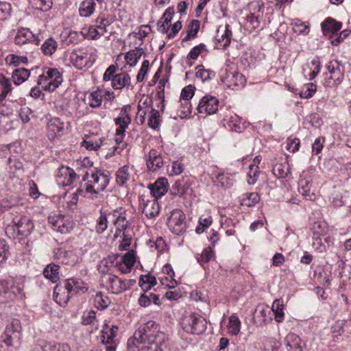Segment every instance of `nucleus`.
I'll return each instance as SVG.
<instances>
[{
    "mask_svg": "<svg viewBox=\"0 0 351 351\" xmlns=\"http://www.w3.org/2000/svg\"><path fill=\"white\" fill-rule=\"evenodd\" d=\"M87 286L79 278H69L57 285L53 290V297L60 306L66 305L70 298L78 293H85Z\"/></svg>",
    "mask_w": 351,
    "mask_h": 351,
    "instance_id": "1",
    "label": "nucleus"
},
{
    "mask_svg": "<svg viewBox=\"0 0 351 351\" xmlns=\"http://www.w3.org/2000/svg\"><path fill=\"white\" fill-rule=\"evenodd\" d=\"M82 180L86 193L97 195L108 185L110 173L108 171L94 168L86 171Z\"/></svg>",
    "mask_w": 351,
    "mask_h": 351,
    "instance_id": "2",
    "label": "nucleus"
},
{
    "mask_svg": "<svg viewBox=\"0 0 351 351\" xmlns=\"http://www.w3.org/2000/svg\"><path fill=\"white\" fill-rule=\"evenodd\" d=\"M284 303L282 298L276 300L271 308L265 304H259L256 306L254 313V322L258 326H263L269 323L272 320V316L277 322H281L284 318Z\"/></svg>",
    "mask_w": 351,
    "mask_h": 351,
    "instance_id": "3",
    "label": "nucleus"
},
{
    "mask_svg": "<svg viewBox=\"0 0 351 351\" xmlns=\"http://www.w3.org/2000/svg\"><path fill=\"white\" fill-rule=\"evenodd\" d=\"M102 281L108 290L114 294H119L130 289L136 282L135 280H124L112 274H104Z\"/></svg>",
    "mask_w": 351,
    "mask_h": 351,
    "instance_id": "4",
    "label": "nucleus"
},
{
    "mask_svg": "<svg viewBox=\"0 0 351 351\" xmlns=\"http://www.w3.org/2000/svg\"><path fill=\"white\" fill-rule=\"evenodd\" d=\"M13 222L12 225H9L5 228V233L10 238L14 239L19 235H28L34 228L31 219L27 217L15 219Z\"/></svg>",
    "mask_w": 351,
    "mask_h": 351,
    "instance_id": "5",
    "label": "nucleus"
},
{
    "mask_svg": "<svg viewBox=\"0 0 351 351\" xmlns=\"http://www.w3.org/2000/svg\"><path fill=\"white\" fill-rule=\"evenodd\" d=\"M69 60L76 69H82L91 67L96 58L92 52L83 49H77L71 52Z\"/></svg>",
    "mask_w": 351,
    "mask_h": 351,
    "instance_id": "6",
    "label": "nucleus"
},
{
    "mask_svg": "<svg viewBox=\"0 0 351 351\" xmlns=\"http://www.w3.org/2000/svg\"><path fill=\"white\" fill-rule=\"evenodd\" d=\"M130 110V105H124L121 108L118 117L114 120L116 125H118L115 136V141L117 145L122 143L125 130L131 123L132 119L129 114Z\"/></svg>",
    "mask_w": 351,
    "mask_h": 351,
    "instance_id": "7",
    "label": "nucleus"
},
{
    "mask_svg": "<svg viewBox=\"0 0 351 351\" xmlns=\"http://www.w3.org/2000/svg\"><path fill=\"white\" fill-rule=\"evenodd\" d=\"M328 73H326L325 86H333L339 84L344 77L343 66L337 60L330 61L326 65Z\"/></svg>",
    "mask_w": 351,
    "mask_h": 351,
    "instance_id": "8",
    "label": "nucleus"
},
{
    "mask_svg": "<svg viewBox=\"0 0 351 351\" xmlns=\"http://www.w3.org/2000/svg\"><path fill=\"white\" fill-rule=\"evenodd\" d=\"M182 325L184 331L194 335L202 334L206 329V319L202 316L194 313L185 317Z\"/></svg>",
    "mask_w": 351,
    "mask_h": 351,
    "instance_id": "9",
    "label": "nucleus"
},
{
    "mask_svg": "<svg viewBox=\"0 0 351 351\" xmlns=\"http://www.w3.org/2000/svg\"><path fill=\"white\" fill-rule=\"evenodd\" d=\"M167 225L170 230L176 234L179 235L184 232L186 229L184 213L181 210H173L169 217Z\"/></svg>",
    "mask_w": 351,
    "mask_h": 351,
    "instance_id": "10",
    "label": "nucleus"
},
{
    "mask_svg": "<svg viewBox=\"0 0 351 351\" xmlns=\"http://www.w3.org/2000/svg\"><path fill=\"white\" fill-rule=\"evenodd\" d=\"M48 221L53 230L61 234L69 233L75 226L72 220L60 215L49 216Z\"/></svg>",
    "mask_w": 351,
    "mask_h": 351,
    "instance_id": "11",
    "label": "nucleus"
},
{
    "mask_svg": "<svg viewBox=\"0 0 351 351\" xmlns=\"http://www.w3.org/2000/svg\"><path fill=\"white\" fill-rule=\"evenodd\" d=\"M40 38L38 35L33 34L29 29H19L14 38V43L17 45H23L28 43H34L36 45L40 44Z\"/></svg>",
    "mask_w": 351,
    "mask_h": 351,
    "instance_id": "12",
    "label": "nucleus"
},
{
    "mask_svg": "<svg viewBox=\"0 0 351 351\" xmlns=\"http://www.w3.org/2000/svg\"><path fill=\"white\" fill-rule=\"evenodd\" d=\"M219 101L213 96L206 95L202 97L199 102L197 110L199 113L212 114L218 110Z\"/></svg>",
    "mask_w": 351,
    "mask_h": 351,
    "instance_id": "13",
    "label": "nucleus"
},
{
    "mask_svg": "<svg viewBox=\"0 0 351 351\" xmlns=\"http://www.w3.org/2000/svg\"><path fill=\"white\" fill-rule=\"evenodd\" d=\"M148 188L154 197L153 199H158L167 192L169 189L168 180L165 178H160L154 184H149Z\"/></svg>",
    "mask_w": 351,
    "mask_h": 351,
    "instance_id": "14",
    "label": "nucleus"
},
{
    "mask_svg": "<svg viewBox=\"0 0 351 351\" xmlns=\"http://www.w3.org/2000/svg\"><path fill=\"white\" fill-rule=\"evenodd\" d=\"M0 292L3 293L8 299L13 300L21 293V289L14 286L12 279L4 280L0 282Z\"/></svg>",
    "mask_w": 351,
    "mask_h": 351,
    "instance_id": "15",
    "label": "nucleus"
},
{
    "mask_svg": "<svg viewBox=\"0 0 351 351\" xmlns=\"http://www.w3.org/2000/svg\"><path fill=\"white\" fill-rule=\"evenodd\" d=\"M75 171L68 167H62L58 172V183L64 186H68L73 183L76 178Z\"/></svg>",
    "mask_w": 351,
    "mask_h": 351,
    "instance_id": "16",
    "label": "nucleus"
},
{
    "mask_svg": "<svg viewBox=\"0 0 351 351\" xmlns=\"http://www.w3.org/2000/svg\"><path fill=\"white\" fill-rule=\"evenodd\" d=\"M146 162L147 168L153 171H157L163 166V160L161 154L156 149L149 151Z\"/></svg>",
    "mask_w": 351,
    "mask_h": 351,
    "instance_id": "17",
    "label": "nucleus"
},
{
    "mask_svg": "<svg viewBox=\"0 0 351 351\" xmlns=\"http://www.w3.org/2000/svg\"><path fill=\"white\" fill-rule=\"evenodd\" d=\"M223 82L229 88L234 89L237 87H243L245 84L246 80L242 73L234 72L228 73Z\"/></svg>",
    "mask_w": 351,
    "mask_h": 351,
    "instance_id": "18",
    "label": "nucleus"
},
{
    "mask_svg": "<svg viewBox=\"0 0 351 351\" xmlns=\"http://www.w3.org/2000/svg\"><path fill=\"white\" fill-rule=\"evenodd\" d=\"M154 326L155 323L154 322H149L145 325L139 327V328L134 332L132 339H134V341L139 344L145 343V340L150 336V334L149 333V328L154 327Z\"/></svg>",
    "mask_w": 351,
    "mask_h": 351,
    "instance_id": "19",
    "label": "nucleus"
},
{
    "mask_svg": "<svg viewBox=\"0 0 351 351\" xmlns=\"http://www.w3.org/2000/svg\"><path fill=\"white\" fill-rule=\"evenodd\" d=\"M341 23L332 18H327L322 23V30L325 36L337 34L341 28Z\"/></svg>",
    "mask_w": 351,
    "mask_h": 351,
    "instance_id": "20",
    "label": "nucleus"
},
{
    "mask_svg": "<svg viewBox=\"0 0 351 351\" xmlns=\"http://www.w3.org/2000/svg\"><path fill=\"white\" fill-rule=\"evenodd\" d=\"M160 209L157 199H147L144 203L143 213L148 218H154L159 214Z\"/></svg>",
    "mask_w": 351,
    "mask_h": 351,
    "instance_id": "21",
    "label": "nucleus"
},
{
    "mask_svg": "<svg viewBox=\"0 0 351 351\" xmlns=\"http://www.w3.org/2000/svg\"><path fill=\"white\" fill-rule=\"evenodd\" d=\"M64 129V123L59 118L51 119L47 124V130L50 138L61 135Z\"/></svg>",
    "mask_w": 351,
    "mask_h": 351,
    "instance_id": "22",
    "label": "nucleus"
},
{
    "mask_svg": "<svg viewBox=\"0 0 351 351\" xmlns=\"http://www.w3.org/2000/svg\"><path fill=\"white\" fill-rule=\"evenodd\" d=\"M231 37L232 32L229 25L226 24L224 27H219L216 34V39L219 43H221L224 47H227L230 43Z\"/></svg>",
    "mask_w": 351,
    "mask_h": 351,
    "instance_id": "23",
    "label": "nucleus"
},
{
    "mask_svg": "<svg viewBox=\"0 0 351 351\" xmlns=\"http://www.w3.org/2000/svg\"><path fill=\"white\" fill-rule=\"evenodd\" d=\"M130 76L126 73H121L114 76L111 86L114 89H122L130 86Z\"/></svg>",
    "mask_w": 351,
    "mask_h": 351,
    "instance_id": "24",
    "label": "nucleus"
},
{
    "mask_svg": "<svg viewBox=\"0 0 351 351\" xmlns=\"http://www.w3.org/2000/svg\"><path fill=\"white\" fill-rule=\"evenodd\" d=\"M118 332V327L112 326L108 328V326L106 324L104 326L101 335V342L103 344L109 345L113 343L114 339Z\"/></svg>",
    "mask_w": 351,
    "mask_h": 351,
    "instance_id": "25",
    "label": "nucleus"
},
{
    "mask_svg": "<svg viewBox=\"0 0 351 351\" xmlns=\"http://www.w3.org/2000/svg\"><path fill=\"white\" fill-rule=\"evenodd\" d=\"M122 209L115 210L113 211L112 215L115 218L114 221V225L119 230H125L129 226V221L127 220L125 217V210L121 211Z\"/></svg>",
    "mask_w": 351,
    "mask_h": 351,
    "instance_id": "26",
    "label": "nucleus"
},
{
    "mask_svg": "<svg viewBox=\"0 0 351 351\" xmlns=\"http://www.w3.org/2000/svg\"><path fill=\"white\" fill-rule=\"evenodd\" d=\"M103 96L101 90H97L90 93L88 95L85 97L84 101L91 108L99 107L102 102Z\"/></svg>",
    "mask_w": 351,
    "mask_h": 351,
    "instance_id": "27",
    "label": "nucleus"
},
{
    "mask_svg": "<svg viewBox=\"0 0 351 351\" xmlns=\"http://www.w3.org/2000/svg\"><path fill=\"white\" fill-rule=\"evenodd\" d=\"M30 75V72L28 69L25 68H20L15 69L13 73L12 77L14 83L16 85H20L26 81Z\"/></svg>",
    "mask_w": 351,
    "mask_h": 351,
    "instance_id": "28",
    "label": "nucleus"
},
{
    "mask_svg": "<svg viewBox=\"0 0 351 351\" xmlns=\"http://www.w3.org/2000/svg\"><path fill=\"white\" fill-rule=\"evenodd\" d=\"M59 269L60 267L58 265L49 264L45 268L43 275L46 278L51 280V282H56L60 278Z\"/></svg>",
    "mask_w": 351,
    "mask_h": 351,
    "instance_id": "29",
    "label": "nucleus"
},
{
    "mask_svg": "<svg viewBox=\"0 0 351 351\" xmlns=\"http://www.w3.org/2000/svg\"><path fill=\"white\" fill-rule=\"evenodd\" d=\"M291 25L293 32L297 34L307 35L310 32L309 24L300 19H294Z\"/></svg>",
    "mask_w": 351,
    "mask_h": 351,
    "instance_id": "30",
    "label": "nucleus"
},
{
    "mask_svg": "<svg viewBox=\"0 0 351 351\" xmlns=\"http://www.w3.org/2000/svg\"><path fill=\"white\" fill-rule=\"evenodd\" d=\"M189 184L188 182L184 180H179L176 181L172 187L171 193L180 196L185 195L189 189Z\"/></svg>",
    "mask_w": 351,
    "mask_h": 351,
    "instance_id": "31",
    "label": "nucleus"
},
{
    "mask_svg": "<svg viewBox=\"0 0 351 351\" xmlns=\"http://www.w3.org/2000/svg\"><path fill=\"white\" fill-rule=\"evenodd\" d=\"M157 283L156 279L154 276L143 275L139 280V285L145 291H148Z\"/></svg>",
    "mask_w": 351,
    "mask_h": 351,
    "instance_id": "32",
    "label": "nucleus"
},
{
    "mask_svg": "<svg viewBox=\"0 0 351 351\" xmlns=\"http://www.w3.org/2000/svg\"><path fill=\"white\" fill-rule=\"evenodd\" d=\"M287 348L289 347L290 351H302L301 340L300 337L294 334H289L287 337Z\"/></svg>",
    "mask_w": 351,
    "mask_h": 351,
    "instance_id": "33",
    "label": "nucleus"
},
{
    "mask_svg": "<svg viewBox=\"0 0 351 351\" xmlns=\"http://www.w3.org/2000/svg\"><path fill=\"white\" fill-rule=\"evenodd\" d=\"M57 47V42L53 38H49L42 45L41 49L45 55L51 56L55 53Z\"/></svg>",
    "mask_w": 351,
    "mask_h": 351,
    "instance_id": "34",
    "label": "nucleus"
},
{
    "mask_svg": "<svg viewBox=\"0 0 351 351\" xmlns=\"http://www.w3.org/2000/svg\"><path fill=\"white\" fill-rule=\"evenodd\" d=\"M228 332L232 335H237L241 329V321L238 316L232 314L229 317Z\"/></svg>",
    "mask_w": 351,
    "mask_h": 351,
    "instance_id": "35",
    "label": "nucleus"
},
{
    "mask_svg": "<svg viewBox=\"0 0 351 351\" xmlns=\"http://www.w3.org/2000/svg\"><path fill=\"white\" fill-rule=\"evenodd\" d=\"M3 341L7 346L19 347L21 342V334L19 332H15L12 335H4Z\"/></svg>",
    "mask_w": 351,
    "mask_h": 351,
    "instance_id": "36",
    "label": "nucleus"
},
{
    "mask_svg": "<svg viewBox=\"0 0 351 351\" xmlns=\"http://www.w3.org/2000/svg\"><path fill=\"white\" fill-rule=\"evenodd\" d=\"M130 177L129 167L123 166L117 171L116 182L119 186H123L129 180Z\"/></svg>",
    "mask_w": 351,
    "mask_h": 351,
    "instance_id": "37",
    "label": "nucleus"
},
{
    "mask_svg": "<svg viewBox=\"0 0 351 351\" xmlns=\"http://www.w3.org/2000/svg\"><path fill=\"white\" fill-rule=\"evenodd\" d=\"M199 25L200 23L198 20H193L188 27L187 34L182 39V43L188 41L191 38H195L199 29Z\"/></svg>",
    "mask_w": 351,
    "mask_h": 351,
    "instance_id": "38",
    "label": "nucleus"
},
{
    "mask_svg": "<svg viewBox=\"0 0 351 351\" xmlns=\"http://www.w3.org/2000/svg\"><path fill=\"white\" fill-rule=\"evenodd\" d=\"M95 3L93 0L84 1L79 8L80 14L82 16H89L94 12Z\"/></svg>",
    "mask_w": 351,
    "mask_h": 351,
    "instance_id": "39",
    "label": "nucleus"
},
{
    "mask_svg": "<svg viewBox=\"0 0 351 351\" xmlns=\"http://www.w3.org/2000/svg\"><path fill=\"white\" fill-rule=\"evenodd\" d=\"M214 256V251L211 247L205 248L201 254L196 255V258L198 263L203 266L204 264L209 262Z\"/></svg>",
    "mask_w": 351,
    "mask_h": 351,
    "instance_id": "40",
    "label": "nucleus"
},
{
    "mask_svg": "<svg viewBox=\"0 0 351 351\" xmlns=\"http://www.w3.org/2000/svg\"><path fill=\"white\" fill-rule=\"evenodd\" d=\"M9 66H18L21 63L27 64L28 62L26 56H20L16 54H9L5 59Z\"/></svg>",
    "mask_w": 351,
    "mask_h": 351,
    "instance_id": "41",
    "label": "nucleus"
},
{
    "mask_svg": "<svg viewBox=\"0 0 351 351\" xmlns=\"http://www.w3.org/2000/svg\"><path fill=\"white\" fill-rule=\"evenodd\" d=\"M32 6L37 10L46 12L52 6V0H29Z\"/></svg>",
    "mask_w": 351,
    "mask_h": 351,
    "instance_id": "42",
    "label": "nucleus"
},
{
    "mask_svg": "<svg viewBox=\"0 0 351 351\" xmlns=\"http://www.w3.org/2000/svg\"><path fill=\"white\" fill-rule=\"evenodd\" d=\"M216 182L222 187L230 188L234 184V179L231 175L220 173L216 177Z\"/></svg>",
    "mask_w": 351,
    "mask_h": 351,
    "instance_id": "43",
    "label": "nucleus"
},
{
    "mask_svg": "<svg viewBox=\"0 0 351 351\" xmlns=\"http://www.w3.org/2000/svg\"><path fill=\"white\" fill-rule=\"evenodd\" d=\"M43 351H71L67 343H47L43 347Z\"/></svg>",
    "mask_w": 351,
    "mask_h": 351,
    "instance_id": "44",
    "label": "nucleus"
},
{
    "mask_svg": "<svg viewBox=\"0 0 351 351\" xmlns=\"http://www.w3.org/2000/svg\"><path fill=\"white\" fill-rule=\"evenodd\" d=\"M246 197L241 200V204L247 207L256 205L260 201V197L256 193H250L245 194Z\"/></svg>",
    "mask_w": 351,
    "mask_h": 351,
    "instance_id": "45",
    "label": "nucleus"
},
{
    "mask_svg": "<svg viewBox=\"0 0 351 351\" xmlns=\"http://www.w3.org/2000/svg\"><path fill=\"white\" fill-rule=\"evenodd\" d=\"M317 90L316 85L313 83L306 84L302 90L298 92L300 97L304 99H308L313 97Z\"/></svg>",
    "mask_w": 351,
    "mask_h": 351,
    "instance_id": "46",
    "label": "nucleus"
},
{
    "mask_svg": "<svg viewBox=\"0 0 351 351\" xmlns=\"http://www.w3.org/2000/svg\"><path fill=\"white\" fill-rule=\"evenodd\" d=\"M62 82V75H56V78L49 80V82L43 86V89L50 92L54 91Z\"/></svg>",
    "mask_w": 351,
    "mask_h": 351,
    "instance_id": "47",
    "label": "nucleus"
},
{
    "mask_svg": "<svg viewBox=\"0 0 351 351\" xmlns=\"http://www.w3.org/2000/svg\"><path fill=\"white\" fill-rule=\"evenodd\" d=\"M308 67L311 71L308 73L309 80L314 79L320 71L321 65L320 62L317 58H313Z\"/></svg>",
    "mask_w": 351,
    "mask_h": 351,
    "instance_id": "48",
    "label": "nucleus"
},
{
    "mask_svg": "<svg viewBox=\"0 0 351 351\" xmlns=\"http://www.w3.org/2000/svg\"><path fill=\"white\" fill-rule=\"evenodd\" d=\"M108 227V220L105 213L101 211L100 216L97 221L96 231L97 233H103Z\"/></svg>",
    "mask_w": 351,
    "mask_h": 351,
    "instance_id": "49",
    "label": "nucleus"
},
{
    "mask_svg": "<svg viewBox=\"0 0 351 351\" xmlns=\"http://www.w3.org/2000/svg\"><path fill=\"white\" fill-rule=\"evenodd\" d=\"M160 114L159 112L152 108L150 111L149 116V120H148V125L150 128L153 129H156L158 127L160 123Z\"/></svg>",
    "mask_w": 351,
    "mask_h": 351,
    "instance_id": "50",
    "label": "nucleus"
},
{
    "mask_svg": "<svg viewBox=\"0 0 351 351\" xmlns=\"http://www.w3.org/2000/svg\"><path fill=\"white\" fill-rule=\"evenodd\" d=\"M21 326L18 319H14L11 323L8 324L5 328L4 335L14 334L15 332H21Z\"/></svg>",
    "mask_w": 351,
    "mask_h": 351,
    "instance_id": "51",
    "label": "nucleus"
},
{
    "mask_svg": "<svg viewBox=\"0 0 351 351\" xmlns=\"http://www.w3.org/2000/svg\"><path fill=\"white\" fill-rule=\"evenodd\" d=\"M273 173L278 179H282L281 183H284V178L285 176V165L282 162H277L273 167Z\"/></svg>",
    "mask_w": 351,
    "mask_h": 351,
    "instance_id": "52",
    "label": "nucleus"
},
{
    "mask_svg": "<svg viewBox=\"0 0 351 351\" xmlns=\"http://www.w3.org/2000/svg\"><path fill=\"white\" fill-rule=\"evenodd\" d=\"M196 76L200 78L202 81H206L210 78V75L213 72L210 70L205 69L203 65H199L196 67Z\"/></svg>",
    "mask_w": 351,
    "mask_h": 351,
    "instance_id": "53",
    "label": "nucleus"
},
{
    "mask_svg": "<svg viewBox=\"0 0 351 351\" xmlns=\"http://www.w3.org/2000/svg\"><path fill=\"white\" fill-rule=\"evenodd\" d=\"M206 50V45L204 44H199L195 46L189 53L187 58L191 60H196L199 55Z\"/></svg>",
    "mask_w": 351,
    "mask_h": 351,
    "instance_id": "54",
    "label": "nucleus"
},
{
    "mask_svg": "<svg viewBox=\"0 0 351 351\" xmlns=\"http://www.w3.org/2000/svg\"><path fill=\"white\" fill-rule=\"evenodd\" d=\"M194 93V87L191 85L184 87L181 92L180 101H190L193 98Z\"/></svg>",
    "mask_w": 351,
    "mask_h": 351,
    "instance_id": "55",
    "label": "nucleus"
},
{
    "mask_svg": "<svg viewBox=\"0 0 351 351\" xmlns=\"http://www.w3.org/2000/svg\"><path fill=\"white\" fill-rule=\"evenodd\" d=\"M260 173L258 167H254V165H250V171L248 173L247 182L249 184L253 185L256 183L257 177Z\"/></svg>",
    "mask_w": 351,
    "mask_h": 351,
    "instance_id": "56",
    "label": "nucleus"
},
{
    "mask_svg": "<svg viewBox=\"0 0 351 351\" xmlns=\"http://www.w3.org/2000/svg\"><path fill=\"white\" fill-rule=\"evenodd\" d=\"M136 262V257L134 252L130 250L123 257L121 263L128 265L129 267H133L134 264Z\"/></svg>",
    "mask_w": 351,
    "mask_h": 351,
    "instance_id": "57",
    "label": "nucleus"
},
{
    "mask_svg": "<svg viewBox=\"0 0 351 351\" xmlns=\"http://www.w3.org/2000/svg\"><path fill=\"white\" fill-rule=\"evenodd\" d=\"M312 246L319 253H323L326 251V246L323 243L319 236L313 237Z\"/></svg>",
    "mask_w": 351,
    "mask_h": 351,
    "instance_id": "58",
    "label": "nucleus"
},
{
    "mask_svg": "<svg viewBox=\"0 0 351 351\" xmlns=\"http://www.w3.org/2000/svg\"><path fill=\"white\" fill-rule=\"evenodd\" d=\"M11 5L9 3L0 1V20L5 19L10 13Z\"/></svg>",
    "mask_w": 351,
    "mask_h": 351,
    "instance_id": "59",
    "label": "nucleus"
},
{
    "mask_svg": "<svg viewBox=\"0 0 351 351\" xmlns=\"http://www.w3.org/2000/svg\"><path fill=\"white\" fill-rule=\"evenodd\" d=\"M300 145V140L297 138H289L287 140V149L289 150L292 153L297 152Z\"/></svg>",
    "mask_w": 351,
    "mask_h": 351,
    "instance_id": "60",
    "label": "nucleus"
},
{
    "mask_svg": "<svg viewBox=\"0 0 351 351\" xmlns=\"http://www.w3.org/2000/svg\"><path fill=\"white\" fill-rule=\"evenodd\" d=\"M280 346V343L278 341L269 339L264 343L263 351H278Z\"/></svg>",
    "mask_w": 351,
    "mask_h": 351,
    "instance_id": "61",
    "label": "nucleus"
},
{
    "mask_svg": "<svg viewBox=\"0 0 351 351\" xmlns=\"http://www.w3.org/2000/svg\"><path fill=\"white\" fill-rule=\"evenodd\" d=\"M149 62L147 60H145L143 62L141 68L136 76L137 82H141L143 81L145 75H147L149 71Z\"/></svg>",
    "mask_w": 351,
    "mask_h": 351,
    "instance_id": "62",
    "label": "nucleus"
},
{
    "mask_svg": "<svg viewBox=\"0 0 351 351\" xmlns=\"http://www.w3.org/2000/svg\"><path fill=\"white\" fill-rule=\"evenodd\" d=\"M116 71L117 66L114 64L110 65L105 71L103 80L105 82L111 81V83L113 82L114 76H116Z\"/></svg>",
    "mask_w": 351,
    "mask_h": 351,
    "instance_id": "63",
    "label": "nucleus"
},
{
    "mask_svg": "<svg viewBox=\"0 0 351 351\" xmlns=\"http://www.w3.org/2000/svg\"><path fill=\"white\" fill-rule=\"evenodd\" d=\"M298 190L302 195L308 197V192L310 191L311 184L308 181L305 179H302L299 182Z\"/></svg>",
    "mask_w": 351,
    "mask_h": 351,
    "instance_id": "64",
    "label": "nucleus"
}]
</instances>
